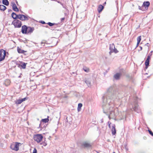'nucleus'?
Wrapping results in <instances>:
<instances>
[{"instance_id": "obj_43", "label": "nucleus", "mask_w": 153, "mask_h": 153, "mask_svg": "<svg viewBox=\"0 0 153 153\" xmlns=\"http://www.w3.org/2000/svg\"><path fill=\"white\" fill-rule=\"evenodd\" d=\"M148 45H149V43H146L145 45H146L147 46H148Z\"/></svg>"}, {"instance_id": "obj_25", "label": "nucleus", "mask_w": 153, "mask_h": 153, "mask_svg": "<svg viewBox=\"0 0 153 153\" xmlns=\"http://www.w3.org/2000/svg\"><path fill=\"white\" fill-rule=\"evenodd\" d=\"M49 117L48 116L47 118L42 119L41 120V121L42 122L44 123H46L47 122H48L49 120L48 119V118H49Z\"/></svg>"}, {"instance_id": "obj_38", "label": "nucleus", "mask_w": 153, "mask_h": 153, "mask_svg": "<svg viewBox=\"0 0 153 153\" xmlns=\"http://www.w3.org/2000/svg\"><path fill=\"white\" fill-rule=\"evenodd\" d=\"M111 124V123H110V124H109V125H108V127H109L110 128H111V126H110V124Z\"/></svg>"}, {"instance_id": "obj_45", "label": "nucleus", "mask_w": 153, "mask_h": 153, "mask_svg": "<svg viewBox=\"0 0 153 153\" xmlns=\"http://www.w3.org/2000/svg\"><path fill=\"white\" fill-rule=\"evenodd\" d=\"M61 4L62 5V6H63V7H64V8H65V7H64V6L63 5V4H62V3H61Z\"/></svg>"}, {"instance_id": "obj_2", "label": "nucleus", "mask_w": 153, "mask_h": 153, "mask_svg": "<svg viewBox=\"0 0 153 153\" xmlns=\"http://www.w3.org/2000/svg\"><path fill=\"white\" fill-rule=\"evenodd\" d=\"M116 102H113L110 103L109 106H106V110L104 112L103 109L102 108L104 113H107L108 112L109 114L108 115V117L109 119H115L117 117V119L119 120H121L125 117L124 112L123 113H119L118 111V109L114 106Z\"/></svg>"}, {"instance_id": "obj_44", "label": "nucleus", "mask_w": 153, "mask_h": 153, "mask_svg": "<svg viewBox=\"0 0 153 153\" xmlns=\"http://www.w3.org/2000/svg\"><path fill=\"white\" fill-rule=\"evenodd\" d=\"M61 4L62 5V6H63V7H64V8H65V7H64V6L63 5V4H62V3H61Z\"/></svg>"}, {"instance_id": "obj_27", "label": "nucleus", "mask_w": 153, "mask_h": 153, "mask_svg": "<svg viewBox=\"0 0 153 153\" xmlns=\"http://www.w3.org/2000/svg\"><path fill=\"white\" fill-rule=\"evenodd\" d=\"M83 70L86 72H88L89 71V69L86 67H84L83 68Z\"/></svg>"}, {"instance_id": "obj_22", "label": "nucleus", "mask_w": 153, "mask_h": 153, "mask_svg": "<svg viewBox=\"0 0 153 153\" xmlns=\"http://www.w3.org/2000/svg\"><path fill=\"white\" fill-rule=\"evenodd\" d=\"M6 9V6L3 5H0V10H1L4 11Z\"/></svg>"}, {"instance_id": "obj_37", "label": "nucleus", "mask_w": 153, "mask_h": 153, "mask_svg": "<svg viewBox=\"0 0 153 153\" xmlns=\"http://www.w3.org/2000/svg\"><path fill=\"white\" fill-rule=\"evenodd\" d=\"M41 22L42 24H45V22L44 21H41Z\"/></svg>"}, {"instance_id": "obj_9", "label": "nucleus", "mask_w": 153, "mask_h": 153, "mask_svg": "<svg viewBox=\"0 0 153 153\" xmlns=\"http://www.w3.org/2000/svg\"><path fill=\"white\" fill-rule=\"evenodd\" d=\"M109 49L110 51L114 52L115 53H117L118 52L117 50L115 48V45L113 43L110 45Z\"/></svg>"}, {"instance_id": "obj_10", "label": "nucleus", "mask_w": 153, "mask_h": 153, "mask_svg": "<svg viewBox=\"0 0 153 153\" xmlns=\"http://www.w3.org/2000/svg\"><path fill=\"white\" fill-rule=\"evenodd\" d=\"M121 75L120 73H117L114 76V78L116 80H119Z\"/></svg>"}, {"instance_id": "obj_41", "label": "nucleus", "mask_w": 153, "mask_h": 153, "mask_svg": "<svg viewBox=\"0 0 153 153\" xmlns=\"http://www.w3.org/2000/svg\"><path fill=\"white\" fill-rule=\"evenodd\" d=\"M139 43H138L137 42L136 47H137V46H138V45H139Z\"/></svg>"}, {"instance_id": "obj_7", "label": "nucleus", "mask_w": 153, "mask_h": 153, "mask_svg": "<svg viewBox=\"0 0 153 153\" xmlns=\"http://www.w3.org/2000/svg\"><path fill=\"white\" fill-rule=\"evenodd\" d=\"M19 143L16 142L15 144H12L10 146V148L13 150L17 151L19 150Z\"/></svg>"}, {"instance_id": "obj_23", "label": "nucleus", "mask_w": 153, "mask_h": 153, "mask_svg": "<svg viewBox=\"0 0 153 153\" xmlns=\"http://www.w3.org/2000/svg\"><path fill=\"white\" fill-rule=\"evenodd\" d=\"M10 81L8 79L6 80L4 83L6 86H8V85H9L10 84Z\"/></svg>"}, {"instance_id": "obj_16", "label": "nucleus", "mask_w": 153, "mask_h": 153, "mask_svg": "<svg viewBox=\"0 0 153 153\" xmlns=\"http://www.w3.org/2000/svg\"><path fill=\"white\" fill-rule=\"evenodd\" d=\"M34 30L33 28H31V27H28L27 28V33H31L33 32Z\"/></svg>"}, {"instance_id": "obj_30", "label": "nucleus", "mask_w": 153, "mask_h": 153, "mask_svg": "<svg viewBox=\"0 0 153 153\" xmlns=\"http://www.w3.org/2000/svg\"><path fill=\"white\" fill-rule=\"evenodd\" d=\"M22 102V100L21 99H19L16 102V103L17 104H20Z\"/></svg>"}, {"instance_id": "obj_39", "label": "nucleus", "mask_w": 153, "mask_h": 153, "mask_svg": "<svg viewBox=\"0 0 153 153\" xmlns=\"http://www.w3.org/2000/svg\"><path fill=\"white\" fill-rule=\"evenodd\" d=\"M142 7H141L140 6H139V7H138L139 9L140 10H141V8Z\"/></svg>"}, {"instance_id": "obj_13", "label": "nucleus", "mask_w": 153, "mask_h": 153, "mask_svg": "<svg viewBox=\"0 0 153 153\" xmlns=\"http://www.w3.org/2000/svg\"><path fill=\"white\" fill-rule=\"evenodd\" d=\"M12 6L13 8V9L14 11L16 12L19 11L15 3L13 2L12 3Z\"/></svg>"}, {"instance_id": "obj_24", "label": "nucleus", "mask_w": 153, "mask_h": 153, "mask_svg": "<svg viewBox=\"0 0 153 153\" xmlns=\"http://www.w3.org/2000/svg\"><path fill=\"white\" fill-rule=\"evenodd\" d=\"M149 61L148 60H146L145 62V65H146V69L147 68L148 66L149 65Z\"/></svg>"}, {"instance_id": "obj_12", "label": "nucleus", "mask_w": 153, "mask_h": 153, "mask_svg": "<svg viewBox=\"0 0 153 153\" xmlns=\"http://www.w3.org/2000/svg\"><path fill=\"white\" fill-rule=\"evenodd\" d=\"M27 27L25 25H23L22 27V32L23 34L27 33Z\"/></svg>"}, {"instance_id": "obj_32", "label": "nucleus", "mask_w": 153, "mask_h": 153, "mask_svg": "<svg viewBox=\"0 0 153 153\" xmlns=\"http://www.w3.org/2000/svg\"><path fill=\"white\" fill-rule=\"evenodd\" d=\"M149 132V133L152 135V136H153V133L152 132V131L150 130H148Z\"/></svg>"}, {"instance_id": "obj_49", "label": "nucleus", "mask_w": 153, "mask_h": 153, "mask_svg": "<svg viewBox=\"0 0 153 153\" xmlns=\"http://www.w3.org/2000/svg\"><path fill=\"white\" fill-rule=\"evenodd\" d=\"M46 27H48V26L47 25Z\"/></svg>"}, {"instance_id": "obj_3", "label": "nucleus", "mask_w": 153, "mask_h": 153, "mask_svg": "<svg viewBox=\"0 0 153 153\" xmlns=\"http://www.w3.org/2000/svg\"><path fill=\"white\" fill-rule=\"evenodd\" d=\"M131 106H132V108L131 109V110L133 109L137 113H139L140 112V110L138 106L137 100L135 101L133 104H132Z\"/></svg>"}, {"instance_id": "obj_11", "label": "nucleus", "mask_w": 153, "mask_h": 153, "mask_svg": "<svg viewBox=\"0 0 153 153\" xmlns=\"http://www.w3.org/2000/svg\"><path fill=\"white\" fill-rule=\"evenodd\" d=\"M82 146L86 148H89L91 146V145L89 143L85 142L82 143Z\"/></svg>"}, {"instance_id": "obj_46", "label": "nucleus", "mask_w": 153, "mask_h": 153, "mask_svg": "<svg viewBox=\"0 0 153 153\" xmlns=\"http://www.w3.org/2000/svg\"><path fill=\"white\" fill-rule=\"evenodd\" d=\"M140 47V50H141L142 49V47Z\"/></svg>"}, {"instance_id": "obj_17", "label": "nucleus", "mask_w": 153, "mask_h": 153, "mask_svg": "<svg viewBox=\"0 0 153 153\" xmlns=\"http://www.w3.org/2000/svg\"><path fill=\"white\" fill-rule=\"evenodd\" d=\"M84 81L88 87H90L91 86V81L89 79H85L84 80Z\"/></svg>"}, {"instance_id": "obj_1", "label": "nucleus", "mask_w": 153, "mask_h": 153, "mask_svg": "<svg viewBox=\"0 0 153 153\" xmlns=\"http://www.w3.org/2000/svg\"><path fill=\"white\" fill-rule=\"evenodd\" d=\"M114 89L113 86L110 87L107 89L106 93L102 97V107L104 112H105L107 109L105 105L108 106H109L110 103L116 102L118 100V97L117 96V92L116 93L114 91Z\"/></svg>"}, {"instance_id": "obj_21", "label": "nucleus", "mask_w": 153, "mask_h": 153, "mask_svg": "<svg viewBox=\"0 0 153 153\" xmlns=\"http://www.w3.org/2000/svg\"><path fill=\"white\" fill-rule=\"evenodd\" d=\"M2 3L4 4L6 6H8L9 4V2L8 0H3Z\"/></svg>"}, {"instance_id": "obj_4", "label": "nucleus", "mask_w": 153, "mask_h": 153, "mask_svg": "<svg viewBox=\"0 0 153 153\" xmlns=\"http://www.w3.org/2000/svg\"><path fill=\"white\" fill-rule=\"evenodd\" d=\"M33 138L35 141L38 143H39L42 140L43 137L41 134H36L34 135Z\"/></svg>"}, {"instance_id": "obj_15", "label": "nucleus", "mask_w": 153, "mask_h": 153, "mask_svg": "<svg viewBox=\"0 0 153 153\" xmlns=\"http://www.w3.org/2000/svg\"><path fill=\"white\" fill-rule=\"evenodd\" d=\"M150 3L149 1H144L142 7H144L145 8H148L149 6Z\"/></svg>"}, {"instance_id": "obj_36", "label": "nucleus", "mask_w": 153, "mask_h": 153, "mask_svg": "<svg viewBox=\"0 0 153 153\" xmlns=\"http://www.w3.org/2000/svg\"><path fill=\"white\" fill-rule=\"evenodd\" d=\"M114 52H113V51H110L109 52V55H111V53H112Z\"/></svg>"}, {"instance_id": "obj_29", "label": "nucleus", "mask_w": 153, "mask_h": 153, "mask_svg": "<svg viewBox=\"0 0 153 153\" xmlns=\"http://www.w3.org/2000/svg\"><path fill=\"white\" fill-rule=\"evenodd\" d=\"M141 36H138L137 38V42L139 43H140L141 40Z\"/></svg>"}, {"instance_id": "obj_35", "label": "nucleus", "mask_w": 153, "mask_h": 153, "mask_svg": "<svg viewBox=\"0 0 153 153\" xmlns=\"http://www.w3.org/2000/svg\"><path fill=\"white\" fill-rule=\"evenodd\" d=\"M27 98H25L22 99H21L22 102L25 101L26 100Z\"/></svg>"}, {"instance_id": "obj_51", "label": "nucleus", "mask_w": 153, "mask_h": 153, "mask_svg": "<svg viewBox=\"0 0 153 153\" xmlns=\"http://www.w3.org/2000/svg\"><path fill=\"white\" fill-rule=\"evenodd\" d=\"M113 153H115V152H113Z\"/></svg>"}, {"instance_id": "obj_20", "label": "nucleus", "mask_w": 153, "mask_h": 153, "mask_svg": "<svg viewBox=\"0 0 153 153\" xmlns=\"http://www.w3.org/2000/svg\"><path fill=\"white\" fill-rule=\"evenodd\" d=\"M17 51L18 53H23L25 52H26L24 50H22L21 49L19 48L18 47L17 48Z\"/></svg>"}, {"instance_id": "obj_26", "label": "nucleus", "mask_w": 153, "mask_h": 153, "mask_svg": "<svg viewBox=\"0 0 153 153\" xmlns=\"http://www.w3.org/2000/svg\"><path fill=\"white\" fill-rule=\"evenodd\" d=\"M82 106V104L81 103H79L78 105V106L77 108V110L78 111H79L81 109V108Z\"/></svg>"}, {"instance_id": "obj_14", "label": "nucleus", "mask_w": 153, "mask_h": 153, "mask_svg": "<svg viewBox=\"0 0 153 153\" xmlns=\"http://www.w3.org/2000/svg\"><path fill=\"white\" fill-rule=\"evenodd\" d=\"M111 129L112 134L113 135H115L116 133L115 126V124H112Z\"/></svg>"}, {"instance_id": "obj_33", "label": "nucleus", "mask_w": 153, "mask_h": 153, "mask_svg": "<svg viewBox=\"0 0 153 153\" xmlns=\"http://www.w3.org/2000/svg\"><path fill=\"white\" fill-rule=\"evenodd\" d=\"M151 55V54L150 55H148L147 56V58L146 60H149L150 59V56Z\"/></svg>"}, {"instance_id": "obj_31", "label": "nucleus", "mask_w": 153, "mask_h": 153, "mask_svg": "<svg viewBox=\"0 0 153 153\" xmlns=\"http://www.w3.org/2000/svg\"><path fill=\"white\" fill-rule=\"evenodd\" d=\"M47 24H48L50 26H52L53 25H55V24L52 23L50 22H49L48 23H47Z\"/></svg>"}, {"instance_id": "obj_48", "label": "nucleus", "mask_w": 153, "mask_h": 153, "mask_svg": "<svg viewBox=\"0 0 153 153\" xmlns=\"http://www.w3.org/2000/svg\"><path fill=\"white\" fill-rule=\"evenodd\" d=\"M110 123H111V122H109V121H108V125H109V124H110Z\"/></svg>"}, {"instance_id": "obj_40", "label": "nucleus", "mask_w": 153, "mask_h": 153, "mask_svg": "<svg viewBox=\"0 0 153 153\" xmlns=\"http://www.w3.org/2000/svg\"><path fill=\"white\" fill-rule=\"evenodd\" d=\"M47 143H43V145L45 146L47 145Z\"/></svg>"}, {"instance_id": "obj_8", "label": "nucleus", "mask_w": 153, "mask_h": 153, "mask_svg": "<svg viewBox=\"0 0 153 153\" xmlns=\"http://www.w3.org/2000/svg\"><path fill=\"white\" fill-rule=\"evenodd\" d=\"M29 17L27 16H25L22 14H19L18 19L22 21L27 20L29 19Z\"/></svg>"}, {"instance_id": "obj_5", "label": "nucleus", "mask_w": 153, "mask_h": 153, "mask_svg": "<svg viewBox=\"0 0 153 153\" xmlns=\"http://www.w3.org/2000/svg\"><path fill=\"white\" fill-rule=\"evenodd\" d=\"M5 56V51L3 49L0 50V62L4 59Z\"/></svg>"}, {"instance_id": "obj_34", "label": "nucleus", "mask_w": 153, "mask_h": 153, "mask_svg": "<svg viewBox=\"0 0 153 153\" xmlns=\"http://www.w3.org/2000/svg\"><path fill=\"white\" fill-rule=\"evenodd\" d=\"M37 151L36 149L35 148L33 149V153H37Z\"/></svg>"}, {"instance_id": "obj_50", "label": "nucleus", "mask_w": 153, "mask_h": 153, "mask_svg": "<svg viewBox=\"0 0 153 153\" xmlns=\"http://www.w3.org/2000/svg\"><path fill=\"white\" fill-rule=\"evenodd\" d=\"M152 51H151V53H152Z\"/></svg>"}, {"instance_id": "obj_42", "label": "nucleus", "mask_w": 153, "mask_h": 153, "mask_svg": "<svg viewBox=\"0 0 153 153\" xmlns=\"http://www.w3.org/2000/svg\"><path fill=\"white\" fill-rule=\"evenodd\" d=\"M64 19H65V18H62L61 19V21H63V20H64Z\"/></svg>"}, {"instance_id": "obj_6", "label": "nucleus", "mask_w": 153, "mask_h": 153, "mask_svg": "<svg viewBox=\"0 0 153 153\" xmlns=\"http://www.w3.org/2000/svg\"><path fill=\"white\" fill-rule=\"evenodd\" d=\"M13 23V25L16 27H20L22 25L21 22L17 19L14 20Z\"/></svg>"}, {"instance_id": "obj_28", "label": "nucleus", "mask_w": 153, "mask_h": 153, "mask_svg": "<svg viewBox=\"0 0 153 153\" xmlns=\"http://www.w3.org/2000/svg\"><path fill=\"white\" fill-rule=\"evenodd\" d=\"M27 63H23L22 65H21V67L23 69H25L26 67V64Z\"/></svg>"}, {"instance_id": "obj_47", "label": "nucleus", "mask_w": 153, "mask_h": 153, "mask_svg": "<svg viewBox=\"0 0 153 153\" xmlns=\"http://www.w3.org/2000/svg\"><path fill=\"white\" fill-rule=\"evenodd\" d=\"M6 138H7L8 137V135H6Z\"/></svg>"}, {"instance_id": "obj_19", "label": "nucleus", "mask_w": 153, "mask_h": 153, "mask_svg": "<svg viewBox=\"0 0 153 153\" xmlns=\"http://www.w3.org/2000/svg\"><path fill=\"white\" fill-rule=\"evenodd\" d=\"M12 18L14 19H18V16H19V15H17L14 13H12Z\"/></svg>"}, {"instance_id": "obj_18", "label": "nucleus", "mask_w": 153, "mask_h": 153, "mask_svg": "<svg viewBox=\"0 0 153 153\" xmlns=\"http://www.w3.org/2000/svg\"><path fill=\"white\" fill-rule=\"evenodd\" d=\"M104 7L102 5H100L99 6L98 8L97 9V10L99 13L101 12L102 10L103 9Z\"/></svg>"}]
</instances>
